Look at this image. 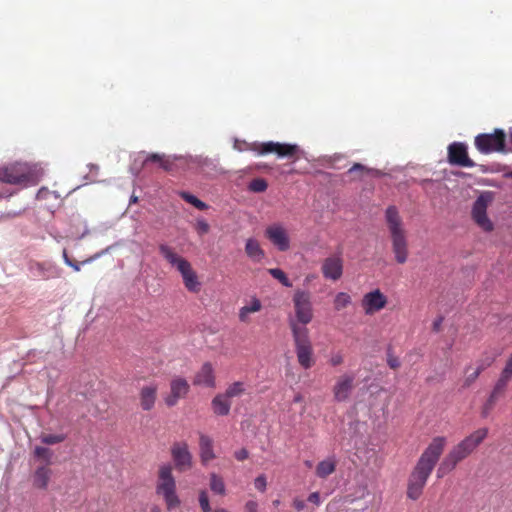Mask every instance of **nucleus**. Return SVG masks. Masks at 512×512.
Instances as JSON below:
<instances>
[{"mask_svg": "<svg viewBox=\"0 0 512 512\" xmlns=\"http://www.w3.org/2000/svg\"><path fill=\"white\" fill-rule=\"evenodd\" d=\"M498 398V396L492 393L489 395L486 403L482 407L481 415L483 418H486L490 414Z\"/></svg>", "mask_w": 512, "mask_h": 512, "instance_id": "obj_37", "label": "nucleus"}, {"mask_svg": "<svg viewBox=\"0 0 512 512\" xmlns=\"http://www.w3.org/2000/svg\"><path fill=\"white\" fill-rule=\"evenodd\" d=\"M158 249L162 257L180 273L185 288L191 293H199L201 282L191 263L167 244H160Z\"/></svg>", "mask_w": 512, "mask_h": 512, "instance_id": "obj_5", "label": "nucleus"}, {"mask_svg": "<svg viewBox=\"0 0 512 512\" xmlns=\"http://www.w3.org/2000/svg\"><path fill=\"white\" fill-rule=\"evenodd\" d=\"M265 236L279 251L289 250L290 238L282 224L274 223L268 226L265 230Z\"/></svg>", "mask_w": 512, "mask_h": 512, "instance_id": "obj_13", "label": "nucleus"}, {"mask_svg": "<svg viewBox=\"0 0 512 512\" xmlns=\"http://www.w3.org/2000/svg\"><path fill=\"white\" fill-rule=\"evenodd\" d=\"M246 392L244 382L236 381L230 384L223 393L229 400L235 397H241Z\"/></svg>", "mask_w": 512, "mask_h": 512, "instance_id": "obj_28", "label": "nucleus"}, {"mask_svg": "<svg viewBox=\"0 0 512 512\" xmlns=\"http://www.w3.org/2000/svg\"><path fill=\"white\" fill-rule=\"evenodd\" d=\"M488 435L487 428H480L455 445L440 463L437 477L442 478L455 469L457 464L471 455Z\"/></svg>", "mask_w": 512, "mask_h": 512, "instance_id": "obj_3", "label": "nucleus"}, {"mask_svg": "<svg viewBox=\"0 0 512 512\" xmlns=\"http://www.w3.org/2000/svg\"><path fill=\"white\" fill-rule=\"evenodd\" d=\"M245 252L247 256L255 262L261 261L265 256L259 242L253 238H250L246 241Z\"/></svg>", "mask_w": 512, "mask_h": 512, "instance_id": "obj_26", "label": "nucleus"}, {"mask_svg": "<svg viewBox=\"0 0 512 512\" xmlns=\"http://www.w3.org/2000/svg\"><path fill=\"white\" fill-rule=\"evenodd\" d=\"M445 445L446 438L437 436L423 451L408 478L406 494L409 499L417 500L421 497L427 480L442 455Z\"/></svg>", "mask_w": 512, "mask_h": 512, "instance_id": "obj_2", "label": "nucleus"}, {"mask_svg": "<svg viewBox=\"0 0 512 512\" xmlns=\"http://www.w3.org/2000/svg\"><path fill=\"white\" fill-rule=\"evenodd\" d=\"M351 304V297L346 292H339L334 298V308L337 311L343 310Z\"/></svg>", "mask_w": 512, "mask_h": 512, "instance_id": "obj_30", "label": "nucleus"}, {"mask_svg": "<svg viewBox=\"0 0 512 512\" xmlns=\"http://www.w3.org/2000/svg\"><path fill=\"white\" fill-rule=\"evenodd\" d=\"M63 259H64V262L68 265V262H71L72 260L68 257V254H67V251L64 250L63 251Z\"/></svg>", "mask_w": 512, "mask_h": 512, "instance_id": "obj_56", "label": "nucleus"}, {"mask_svg": "<svg viewBox=\"0 0 512 512\" xmlns=\"http://www.w3.org/2000/svg\"><path fill=\"white\" fill-rule=\"evenodd\" d=\"M155 493L163 499L168 511L180 507L181 500L177 494V484L171 464L164 463L159 466L155 483Z\"/></svg>", "mask_w": 512, "mask_h": 512, "instance_id": "obj_6", "label": "nucleus"}, {"mask_svg": "<svg viewBox=\"0 0 512 512\" xmlns=\"http://www.w3.org/2000/svg\"><path fill=\"white\" fill-rule=\"evenodd\" d=\"M150 512H161V509L159 506L155 505L151 508Z\"/></svg>", "mask_w": 512, "mask_h": 512, "instance_id": "obj_57", "label": "nucleus"}, {"mask_svg": "<svg viewBox=\"0 0 512 512\" xmlns=\"http://www.w3.org/2000/svg\"><path fill=\"white\" fill-rule=\"evenodd\" d=\"M199 506L202 512H212L209 496L206 490L202 489L198 493Z\"/></svg>", "mask_w": 512, "mask_h": 512, "instance_id": "obj_35", "label": "nucleus"}, {"mask_svg": "<svg viewBox=\"0 0 512 512\" xmlns=\"http://www.w3.org/2000/svg\"><path fill=\"white\" fill-rule=\"evenodd\" d=\"M234 457L238 460V461H244L246 460L248 457H249V452L247 449L245 448H242L240 450H237L235 451L234 453Z\"/></svg>", "mask_w": 512, "mask_h": 512, "instance_id": "obj_45", "label": "nucleus"}, {"mask_svg": "<svg viewBox=\"0 0 512 512\" xmlns=\"http://www.w3.org/2000/svg\"><path fill=\"white\" fill-rule=\"evenodd\" d=\"M31 178V173L26 165L14 164L4 167L0 172V180L8 184H25Z\"/></svg>", "mask_w": 512, "mask_h": 512, "instance_id": "obj_12", "label": "nucleus"}, {"mask_svg": "<svg viewBox=\"0 0 512 512\" xmlns=\"http://www.w3.org/2000/svg\"><path fill=\"white\" fill-rule=\"evenodd\" d=\"M293 507L299 512L305 508V502L300 498H294L292 502Z\"/></svg>", "mask_w": 512, "mask_h": 512, "instance_id": "obj_50", "label": "nucleus"}, {"mask_svg": "<svg viewBox=\"0 0 512 512\" xmlns=\"http://www.w3.org/2000/svg\"><path fill=\"white\" fill-rule=\"evenodd\" d=\"M506 134L502 129H495L493 133H481L474 139V145L481 154L504 152Z\"/></svg>", "mask_w": 512, "mask_h": 512, "instance_id": "obj_7", "label": "nucleus"}, {"mask_svg": "<svg viewBox=\"0 0 512 512\" xmlns=\"http://www.w3.org/2000/svg\"><path fill=\"white\" fill-rule=\"evenodd\" d=\"M158 394V385L150 383L141 387L139 391V403L144 411H150L154 408Z\"/></svg>", "mask_w": 512, "mask_h": 512, "instance_id": "obj_20", "label": "nucleus"}, {"mask_svg": "<svg viewBox=\"0 0 512 512\" xmlns=\"http://www.w3.org/2000/svg\"><path fill=\"white\" fill-rule=\"evenodd\" d=\"M308 501L319 506L321 503L319 492H313L308 496Z\"/></svg>", "mask_w": 512, "mask_h": 512, "instance_id": "obj_49", "label": "nucleus"}, {"mask_svg": "<svg viewBox=\"0 0 512 512\" xmlns=\"http://www.w3.org/2000/svg\"><path fill=\"white\" fill-rule=\"evenodd\" d=\"M245 512H258V504L256 501L250 500L245 504Z\"/></svg>", "mask_w": 512, "mask_h": 512, "instance_id": "obj_48", "label": "nucleus"}, {"mask_svg": "<svg viewBox=\"0 0 512 512\" xmlns=\"http://www.w3.org/2000/svg\"><path fill=\"white\" fill-rule=\"evenodd\" d=\"M495 358L496 357L493 355H484L480 360H478L477 367L483 366L485 370L493 364Z\"/></svg>", "mask_w": 512, "mask_h": 512, "instance_id": "obj_41", "label": "nucleus"}, {"mask_svg": "<svg viewBox=\"0 0 512 512\" xmlns=\"http://www.w3.org/2000/svg\"><path fill=\"white\" fill-rule=\"evenodd\" d=\"M66 439L64 434H43L40 437L42 443L47 445H54L63 442Z\"/></svg>", "mask_w": 512, "mask_h": 512, "instance_id": "obj_33", "label": "nucleus"}, {"mask_svg": "<svg viewBox=\"0 0 512 512\" xmlns=\"http://www.w3.org/2000/svg\"><path fill=\"white\" fill-rule=\"evenodd\" d=\"M195 229L199 235H205L210 230V225L204 219H198L195 225Z\"/></svg>", "mask_w": 512, "mask_h": 512, "instance_id": "obj_40", "label": "nucleus"}, {"mask_svg": "<svg viewBox=\"0 0 512 512\" xmlns=\"http://www.w3.org/2000/svg\"><path fill=\"white\" fill-rule=\"evenodd\" d=\"M361 304L365 314L372 315L385 308L387 297L379 289H375L363 296Z\"/></svg>", "mask_w": 512, "mask_h": 512, "instance_id": "obj_18", "label": "nucleus"}, {"mask_svg": "<svg viewBox=\"0 0 512 512\" xmlns=\"http://www.w3.org/2000/svg\"><path fill=\"white\" fill-rule=\"evenodd\" d=\"M488 199L484 195H480L474 202L472 207V218L475 223L484 231H492L493 224L487 216Z\"/></svg>", "mask_w": 512, "mask_h": 512, "instance_id": "obj_14", "label": "nucleus"}, {"mask_svg": "<svg viewBox=\"0 0 512 512\" xmlns=\"http://www.w3.org/2000/svg\"><path fill=\"white\" fill-rule=\"evenodd\" d=\"M213 412L218 416H226L231 409V401L223 394H217L211 402Z\"/></svg>", "mask_w": 512, "mask_h": 512, "instance_id": "obj_23", "label": "nucleus"}, {"mask_svg": "<svg viewBox=\"0 0 512 512\" xmlns=\"http://www.w3.org/2000/svg\"><path fill=\"white\" fill-rule=\"evenodd\" d=\"M268 183L263 178H255L249 183V190L255 193H261L266 191Z\"/></svg>", "mask_w": 512, "mask_h": 512, "instance_id": "obj_34", "label": "nucleus"}, {"mask_svg": "<svg viewBox=\"0 0 512 512\" xmlns=\"http://www.w3.org/2000/svg\"><path fill=\"white\" fill-rule=\"evenodd\" d=\"M255 488L261 492L266 490L267 482L264 475H259L254 481Z\"/></svg>", "mask_w": 512, "mask_h": 512, "instance_id": "obj_43", "label": "nucleus"}, {"mask_svg": "<svg viewBox=\"0 0 512 512\" xmlns=\"http://www.w3.org/2000/svg\"><path fill=\"white\" fill-rule=\"evenodd\" d=\"M295 318L289 319L298 363L304 369H310L314 364V351L306 327L313 319L311 294L308 291L297 290L293 296Z\"/></svg>", "mask_w": 512, "mask_h": 512, "instance_id": "obj_1", "label": "nucleus"}, {"mask_svg": "<svg viewBox=\"0 0 512 512\" xmlns=\"http://www.w3.org/2000/svg\"><path fill=\"white\" fill-rule=\"evenodd\" d=\"M213 512H228V511L226 509H224V508H217Z\"/></svg>", "mask_w": 512, "mask_h": 512, "instance_id": "obj_58", "label": "nucleus"}, {"mask_svg": "<svg viewBox=\"0 0 512 512\" xmlns=\"http://www.w3.org/2000/svg\"><path fill=\"white\" fill-rule=\"evenodd\" d=\"M34 455L40 459L45 460L47 464H50L53 453L49 448L36 446L34 449Z\"/></svg>", "mask_w": 512, "mask_h": 512, "instance_id": "obj_36", "label": "nucleus"}, {"mask_svg": "<svg viewBox=\"0 0 512 512\" xmlns=\"http://www.w3.org/2000/svg\"><path fill=\"white\" fill-rule=\"evenodd\" d=\"M305 464H306V466H308V467H311V466H312V463H311L310 461H306V462H305Z\"/></svg>", "mask_w": 512, "mask_h": 512, "instance_id": "obj_60", "label": "nucleus"}, {"mask_svg": "<svg viewBox=\"0 0 512 512\" xmlns=\"http://www.w3.org/2000/svg\"><path fill=\"white\" fill-rule=\"evenodd\" d=\"M52 471L47 466H40L36 469L33 476V484L39 489H46L51 477Z\"/></svg>", "mask_w": 512, "mask_h": 512, "instance_id": "obj_25", "label": "nucleus"}, {"mask_svg": "<svg viewBox=\"0 0 512 512\" xmlns=\"http://www.w3.org/2000/svg\"><path fill=\"white\" fill-rule=\"evenodd\" d=\"M90 261V259H87L85 261H82L81 264H85V263H88Z\"/></svg>", "mask_w": 512, "mask_h": 512, "instance_id": "obj_61", "label": "nucleus"}, {"mask_svg": "<svg viewBox=\"0 0 512 512\" xmlns=\"http://www.w3.org/2000/svg\"><path fill=\"white\" fill-rule=\"evenodd\" d=\"M343 258L341 253L331 255L322 262L321 272L325 279L332 281L339 280L343 275Z\"/></svg>", "mask_w": 512, "mask_h": 512, "instance_id": "obj_17", "label": "nucleus"}, {"mask_svg": "<svg viewBox=\"0 0 512 512\" xmlns=\"http://www.w3.org/2000/svg\"><path fill=\"white\" fill-rule=\"evenodd\" d=\"M442 321H443V318L440 317L438 319H436L434 322H433V330L438 332L441 328V324H442Z\"/></svg>", "mask_w": 512, "mask_h": 512, "instance_id": "obj_52", "label": "nucleus"}, {"mask_svg": "<svg viewBox=\"0 0 512 512\" xmlns=\"http://www.w3.org/2000/svg\"><path fill=\"white\" fill-rule=\"evenodd\" d=\"M250 149L258 152L259 154L275 153L278 157H293L298 151L299 147L295 144H286L279 142H265V143H253Z\"/></svg>", "mask_w": 512, "mask_h": 512, "instance_id": "obj_9", "label": "nucleus"}, {"mask_svg": "<svg viewBox=\"0 0 512 512\" xmlns=\"http://www.w3.org/2000/svg\"><path fill=\"white\" fill-rule=\"evenodd\" d=\"M158 163L159 166L169 173H177L181 170L190 169L191 165L195 162L192 158L184 156H165L164 154L152 153L149 154L143 161V166L148 163Z\"/></svg>", "mask_w": 512, "mask_h": 512, "instance_id": "obj_8", "label": "nucleus"}, {"mask_svg": "<svg viewBox=\"0 0 512 512\" xmlns=\"http://www.w3.org/2000/svg\"><path fill=\"white\" fill-rule=\"evenodd\" d=\"M209 486L213 493L224 496L226 494V487L224 480L216 473H211L209 476Z\"/></svg>", "mask_w": 512, "mask_h": 512, "instance_id": "obj_27", "label": "nucleus"}, {"mask_svg": "<svg viewBox=\"0 0 512 512\" xmlns=\"http://www.w3.org/2000/svg\"><path fill=\"white\" fill-rule=\"evenodd\" d=\"M336 466L337 460L331 456L317 464L315 473L319 478L325 479L336 471Z\"/></svg>", "mask_w": 512, "mask_h": 512, "instance_id": "obj_24", "label": "nucleus"}, {"mask_svg": "<svg viewBox=\"0 0 512 512\" xmlns=\"http://www.w3.org/2000/svg\"><path fill=\"white\" fill-rule=\"evenodd\" d=\"M171 457L179 472L190 470L193 466V456L186 442H175L171 446Z\"/></svg>", "mask_w": 512, "mask_h": 512, "instance_id": "obj_11", "label": "nucleus"}, {"mask_svg": "<svg viewBox=\"0 0 512 512\" xmlns=\"http://www.w3.org/2000/svg\"><path fill=\"white\" fill-rule=\"evenodd\" d=\"M355 376L353 374L345 373L336 379L332 388L333 396L337 402H345L349 399L355 385Z\"/></svg>", "mask_w": 512, "mask_h": 512, "instance_id": "obj_16", "label": "nucleus"}, {"mask_svg": "<svg viewBox=\"0 0 512 512\" xmlns=\"http://www.w3.org/2000/svg\"><path fill=\"white\" fill-rule=\"evenodd\" d=\"M344 357L341 353H335L331 356L329 362L332 366L336 367L343 363Z\"/></svg>", "mask_w": 512, "mask_h": 512, "instance_id": "obj_44", "label": "nucleus"}, {"mask_svg": "<svg viewBox=\"0 0 512 512\" xmlns=\"http://www.w3.org/2000/svg\"><path fill=\"white\" fill-rule=\"evenodd\" d=\"M30 274L38 280H48L58 278L61 275V270L52 262H38L31 261L28 266Z\"/></svg>", "mask_w": 512, "mask_h": 512, "instance_id": "obj_15", "label": "nucleus"}, {"mask_svg": "<svg viewBox=\"0 0 512 512\" xmlns=\"http://www.w3.org/2000/svg\"><path fill=\"white\" fill-rule=\"evenodd\" d=\"M303 401V396L300 394V393H297L295 396H294V399H293V402L294 403H300Z\"/></svg>", "mask_w": 512, "mask_h": 512, "instance_id": "obj_55", "label": "nucleus"}, {"mask_svg": "<svg viewBox=\"0 0 512 512\" xmlns=\"http://www.w3.org/2000/svg\"><path fill=\"white\" fill-rule=\"evenodd\" d=\"M190 390V385L186 379L175 377L170 382V394L165 398L168 407L175 406L180 399L186 397Z\"/></svg>", "mask_w": 512, "mask_h": 512, "instance_id": "obj_19", "label": "nucleus"}, {"mask_svg": "<svg viewBox=\"0 0 512 512\" xmlns=\"http://www.w3.org/2000/svg\"><path fill=\"white\" fill-rule=\"evenodd\" d=\"M273 504H274V506H278L280 504V501L279 500H274Z\"/></svg>", "mask_w": 512, "mask_h": 512, "instance_id": "obj_59", "label": "nucleus"}, {"mask_svg": "<svg viewBox=\"0 0 512 512\" xmlns=\"http://www.w3.org/2000/svg\"><path fill=\"white\" fill-rule=\"evenodd\" d=\"M68 266L73 268L75 271H79L80 270V264L77 263V262H74V261L68 262Z\"/></svg>", "mask_w": 512, "mask_h": 512, "instance_id": "obj_54", "label": "nucleus"}, {"mask_svg": "<svg viewBox=\"0 0 512 512\" xmlns=\"http://www.w3.org/2000/svg\"><path fill=\"white\" fill-rule=\"evenodd\" d=\"M242 308H244V310L249 314L256 313L262 309V303L258 298L252 297L250 302Z\"/></svg>", "mask_w": 512, "mask_h": 512, "instance_id": "obj_38", "label": "nucleus"}, {"mask_svg": "<svg viewBox=\"0 0 512 512\" xmlns=\"http://www.w3.org/2000/svg\"><path fill=\"white\" fill-rule=\"evenodd\" d=\"M180 196L183 200H185L187 203L193 205L198 210H206L208 208L207 204L198 199L196 196L188 193V192H181Z\"/></svg>", "mask_w": 512, "mask_h": 512, "instance_id": "obj_31", "label": "nucleus"}, {"mask_svg": "<svg viewBox=\"0 0 512 512\" xmlns=\"http://www.w3.org/2000/svg\"><path fill=\"white\" fill-rule=\"evenodd\" d=\"M200 459L203 465L215 459L216 455L213 450V440L211 437L200 434L199 437Z\"/></svg>", "mask_w": 512, "mask_h": 512, "instance_id": "obj_22", "label": "nucleus"}, {"mask_svg": "<svg viewBox=\"0 0 512 512\" xmlns=\"http://www.w3.org/2000/svg\"><path fill=\"white\" fill-rule=\"evenodd\" d=\"M484 371V367H477L473 372L467 374V376L464 379V387L471 386L479 377V375Z\"/></svg>", "mask_w": 512, "mask_h": 512, "instance_id": "obj_39", "label": "nucleus"}, {"mask_svg": "<svg viewBox=\"0 0 512 512\" xmlns=\"http://www.w3.org/2000/svg\"><path fill=\"white\" fill-rule=\"evenodd\" d=\"M511 379L512 377L501 372L500 377L496 381L491 393L500 397L505 392Z\"/></svg>", "mask_w": 512, "mask_h": 512, "instance_id": "obj_29", "label": "nucleus"}, {"mask_svg": "<svg viewBox=\"0 0 512 512\" xmlns=\"http://www.w3.org/2000/svg\"><path fill=\"white\" fill-rule=\"evenodd\" d=\"M501 372L512 377V354L507 359L505 366Z\"/></svg>", "mask_w": 512, "mask_h": 512, "instance_id": "obj_47", "label": "nucleus"}, {"mask_svg": "<svg viewBox=\"0 0 512 512\" xmlns=\"http://www.w3.org/2000/svg\"><path fill=\"white\" fill-rule=\"evenodd\" d=\"M385 222L394 259L398 264H404L409 257V243L404 222L395 206H388L385 210Z\"/></svg>", "mask_w": 512, "mask_h": 512, "instance_id": "obj_4", "label": "nucleus"}, {"mask_svg": "<svg viewBox=\"0 0 512 512\" xmlns=\"http://www.w3.org/2000/svg\"><path fill=\"white\" fill-rule=\"evenodd\" d=\"M193 383L194 385H202L209 388L215 387V375L211 363L206 362L202 365L195 375Z\"/></svg>", "mask_w": 512, "mask_h": 512, "instance_id": "obj_21", "label": "nucleus"}, {"mask_svg": "<svg viewBox=\"0 0 512 512\" xmlns=\"http://www.w3.org/2000/svg\"><path fill=\"white\" fill-rule=\"evenodd\" d=\"M48 193H49V191H48L47 189L42 188V189H40V190L38 191V193H37V198H38V199H43V198H45V197H46V195H47Z\"/></svg>", "mask_w": 512, "mask_h": 512, "instance_id": "obj_53", "label": "nucleus"}, {"mask_svg": "<svg viewBox=\"0 0 512 512\" xmlns=\"http://www.w3.org/2000/svg\"><path fill=\"white\" fill-rule=\"evenodd\" d=\"M239 320L243 323H248L250 320L249 313H247L242 307L239 310Z\"/></svg>", "mask_w": 512, "mask_h": 512, "instance_id": "obj_51", "label": "nucleus"}, {"mask_svg": "<svg viewBox=\"0 0 512 512\" xmlns=\"http://www.w3.org/2000/svg\"><path fill=\"white\" fill-rule=\"evenodd\" d=\"M268 272L273 278L277 279L285 287L292 286L291 281L288 279L287 275L281 269L271 268L268 270Z\"/></svg>", "mask_w": 512, "mask_h": 512, "instance_id": "obj_32", "label": "nucleus"}, {"mask_svg": "<svg viewBox=\"0 0 512 512\" xmlns=\"http://www.w3.org/2000/svg\"><path fill=\"white\" fill-rule=\"evenodd\" d=\"M371 172V169H368L366 168L364 165L360 164V163H355L349 170H348V173L349 174H353V173H360V174H364V173H369Z\"/></svg>", "mask_w": 512, "mask_h": 512, "instance_id": "obj_42", "label": "nucleus"}, {"mask_svg": "<svg viewBox=\"0 0 512 512\" xmlns=\"http://www.w3.org/2000/svg\"><path fill=\"white\" fill-rule=\"evenodd\" d=\"M448 162L453 166L472 168L476 164L468 155V147L463 142H453L447 148Z\"/></svg>", "mask_w": 512, "mask_h": 512, "instance_id": "obj_10", "label": "nucleus"}, {"mask_svg": "<svg viewBox=\"0 0 512 512\" xmlns=\"http://www.w3.org/2000/svg\"><path fill=\"white\" fill-rule=\"evenodd\" d=\"M387 363L390 368L397 369L400 366V361L397 357H394L393 355H388Z\"/></svg>", "mask_w": 512, "mask_h": 512, "instance_id": "obj_46", "label": "nucleus"}]
</instances>
